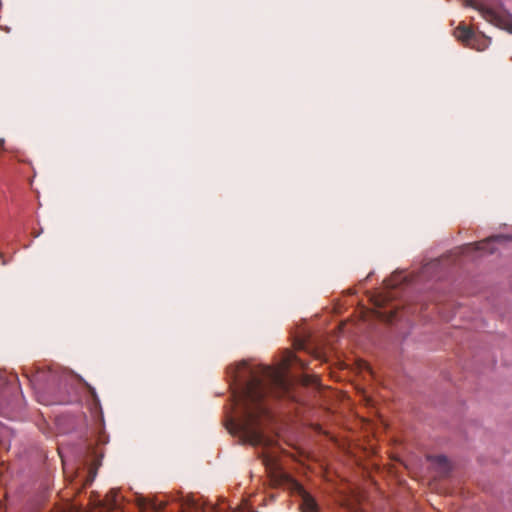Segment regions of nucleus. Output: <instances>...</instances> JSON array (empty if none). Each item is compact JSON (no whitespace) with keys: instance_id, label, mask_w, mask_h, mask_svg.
Masks as SVG:
<instances>
[{"instance_id":"nucleus-5","label":"nucleus","mask_w":512,"mask_h":512,"mask_svg":"<svg viewBox=\"0 0 512 512\" xmlns=\"http://www.w3.org/2000/svg\"><path fill=\"white\" fill-rule=\"evenodd\" d=\"M96 507L102 508L107 512H116L120 509V496L119 491L116 489H112L107 495L105 499L98 500L94 502Z\"/></svg>"},{"instance_id":"nucleus-12","label":"nucleus","mask_w":512,"mask_h":512,"mask_svg":"<svg viewBox=\"0 0 512 512\" xmlns=\"http://www.w3.org/2000/svg\"><path fill=\"white\" fill-rule=\"evenodd\" d=\"M187 512H192V511H187Z\"/></svg>"},{"instance_id":"nucleus-1","label":"nucleus","mask_w":512,"mask_h":512,"mask_svg":"<svg viewBox=\"0 0 512 512\" xmlns=\"http://www.w3.org/2000/svg\"><path fill=\"white\" fill-rule=\"evenodd\" d=\"M265 397L259 387L255 386V383L244 386L239 392L233 393L234 405L236 409L240 410L242 416L239 422H231L242 432L246 441L252 445L265 443L261 427L270 418L264 404Z\"/></svg>"},{"instance_id":"nucleus-9","label":"nucleus","mask_w":512,"mask_h":512,"mask_svg":"<svg viewBox=\"0 0 512 512\" xmlns=\"http://www.w3.org/2000/svg\"><path fill=\"white\" fill-rule=\"evenodd\" d=\"M433 459L435 461H437L438 463H446L447 462V459L444 456H436Z\"/></svg>"},{"instance_id":"nucleus-2","label":"nucleus","mask_w":512,"mask_h":512,"mask_svg":"<svg viewBox=\"0 0 512 512\" xmlns=\"http://www.w3.org/2000/svg\"><path fill=\"white\" fill-rule=\"evenodd\" d=\"M291 359L279 367L273 368L269 366H260L256 370H250L246 362H242L236 366L233 377L235 381H239L246 373L251 374V379L245 386L255 383L263 395L274 393L276 396L285 394L289 389V383L286 379V370Z\"/></svg>"},{"instance_id":"nucleus-8","label":"nucleus","mask_w":512,"mask_h":512,"mask_svg":"<svg viewBox=\"0 0 512 512\" xmlns=\"http://www.w3.org/2000/svg\"><path fill=\"white\" fill-rule=\"evenodd\" d=\"M96 474H97V468L91 467L89 470V475L87 476V478L85 480V485L91 484L94 481Z\"/></svg>"},{"instance_id":"nucleus-3","label":"nucleus","mask_w":512,"mask_h":512,"mask_svg":"<svg viewBox=\"0 0 512 512\" xmlns=\"http://www.w3.org/2000/svg\"><path fill=\"white\" fill-rule=\"evenodd\" d=\"M481 13L483 18L488 22L512 33V16L510 14L488 8L481 10Z\"/></svg>"},{"instance_id":"nucleus-11","label":"nucleus","mask_w":512,"mask_h":512,"mask_svg":"<svg viewBox=\"0 0 512 512\" xmlns=\"http://www.w3.org/2000/svg\"><path fill=\"white\" fill-rule=\"evenodd\" d=\"M163 507H164V504H162V503H161V504L159 505V509H161V508H163Z\"/></svg>"},{"instance_id":"nucleus-7","label":"nucleus","mask_w":512,"mask_h":512,"mask_svg":"<svg viewBox=\"0 0 512 512\" xmlns=\"http://www.w3.org/2000/svg\"><path fill=\"white\" fill-rule=\"evenodd\" d=\"M455 36L461 41H467L471 38L472 31L467 27L459 26L455 31Z\"/></svg>"},{"instance_id":"nucleus-10","label":"nucleus","mask_w":512,"mask_h":512,"mask_svg":"<svg viewBox=\"0 0 512 512\" xmlns=\"http://www.w3.org/2000/svg\"><path fill=\"white\" fill-rule=\"evenodd\" d=\"M191 509L194 510V512H197L198 511V508L197 507H192Z\"/></svg>"},{"instance_id":"nucleus-4","label":"nucleus","mask_w":512,"mask_h":512,"mask_svg":"<svg viewBox=\"0 0 512 512\" xmlns=\"http://www.w3.org/2000/svg\"><path fill=\"white\" fill-rule=\"evenodd\" d=\"M505 240L506 238L497 236L488 238L478 243L469 244L465 247V254H470L472 252H478L480 256L485 254H492L497 250L495 243H500Z\"/></svg>"},{"instance_id":"nucleus-6","label":"nucleus","mask_w":512,"mask_h":512,"mask_svg":"<svg viewBox=\"0 0 512 512\" xmlns=\"http://www.w3.org/2000/svg\"><path fill=\"white\" fill-rule=\"evenodd\" d=\"M293 488L301 496V508L303 512H314L316 510L315 500L304 490V488L297 482L293 483Z\"/></svg>"}]
</instances>
